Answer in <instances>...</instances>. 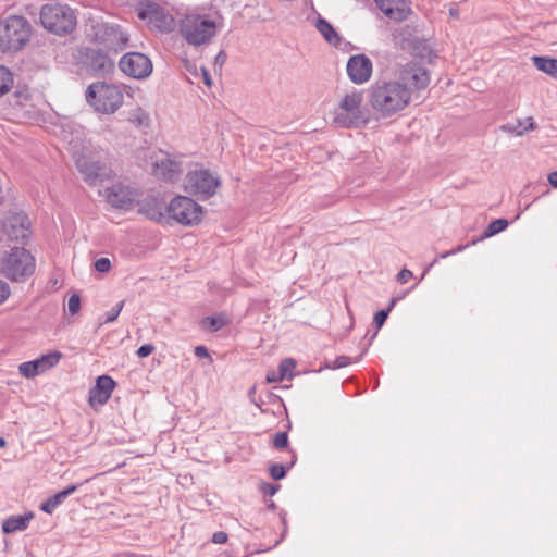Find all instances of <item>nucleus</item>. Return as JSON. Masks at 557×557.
I'll list each match as a JSON object with an SVG mask.
<instances>
[{
	"instance_id": "obj_1",
	"label": "nucleus",
	"mask_w": 557,
	"mask_h": 557,
	"mask_svg": "<svg viewBox=\"0 0 557 557\" xmlns=\"http://www.w3.org/2000/svg\"><path fill=\"white\" fill-rule=\"evenodd\" d=\"M369 101L382 117L403 111L411 101L409 88L397 81H377L370 88Z\"/></svg>"
},
{
	"instance_id": "obj_2",
	"label": "nucleus",
	"mask_w": 557,
	"mask_h": 557,
	"mask_svg": "<svg viewBox=\"0 0 557 557\" xmlns=\"http://www.w3.org/2000/svg\"><path fill=\"white\" fill-rule=\"evenodd\" d=\"M33 27L21 15H10L0 21V51L12 53L22 50L32 37Z\"/></svg>"
},
{
	"instance_id": "obj_3",
	"label": "nucleus",
	"mask_w": 557,
	"mask_h": 557,
	"mask_svg": "<svg viewBox=\"0 0 557 557\" xmlns=\"http://www.w3.org/2000/svg\"><path fill=\"white\" fill-rule=\"evenodd\" d=\"M362 102V91L354 89L347 92L334 111L333 123L343 128H358L367 124L369 119Z\"/></svg>"
},
{
	"instance_id": "obj_4",
	"label": "nucleus",
	"mask_w": 557,
	"mask_h": 557,
	"mask_svg": "<svg viewBox=\"0 0 557 557\" xmlns=\"http://www.w3.org/2000/svg\"><path fill=\"white\" fill-rule=\"evenodd\" d=\"M35 268V258L21 246L11 247L0 258V273L12 282H24L33 275Z\"/></svg>"
},
{
	"instance_id": "obj_5",
	"label": "nucleus",
	"mask_w": 557,
	"mask_h": 557,
	"mask_svg": "<svg viewBox=\"0 0 557 557\" xmlns=\"http://www.w3.org/2000/svg\"><path fill=\"white\" fill-rule=\"evenodd\" d=\"M39 17L42 27L58 36L71 34L77 25L76 14L67 4H44L40 9Z\"/></svg>"
},
{
	"instance_id": "obj_6",
	"label": "nucleus",
	"mask_w": 557,
	"mask_h": 557,
	"mask_svg": "<svg viewBox=\"0 0 557 557\" xmlns=\"http://www.w3.org/2000/svg\"><path fill=\"white\" fill-rule=\"evenodd\" d=\"M123 92L112 84L96 82L88 86L86 90L87 102L96 111L104 114L114 113L123 104Z\"/></svg>"
},
{
	"instance_id": "obj_7",
	"label": "nucleus",
	"mask_w": 557,
	"mask_h": 557,
	"mask_svg": "<svg viewBox=\"0 0 557 557\" xmlns=\"http://www.w3.org/2000/svg\"><path fill=\"white\" fill-rule=\"evenodd\" d=\"M181 33L188 44L200 46L215 36L216 25L206 15H186L181 22Z\"/></svg>"
},
{
	"instance_id": "obj_8",
	"label": "nucleus",
	"mask_w": 557,
	"mask_h": 557,
	"mask_svg": "<svg viewBox=\"0 0 557 557\" xmlns=\"http://www.w3.org/2000/svg\"><path fill=\"white\" fill-rule=\"evenodd\" d=\"M220 185V178L208 169L189 171L184 178V190L199 200H207L215 195Z\"/></svg>"
},
{
	"instance_id": "obj_9",
	"label": "nucleus",
	"mask_w": 557,
	"mask_h": 557,
	"mask_svg": "<svg viewBox=\"0 0 557 557\" xmlns=\"http://www.w3.org/2000/svg\"><path fill=\"white\" fill-rule=\"evenodd\" d=\"M30 222L26 214L10 213L0 221V247H10L12 243L25 245L30 237Z\"/></svg>"
},
{
	"instance_id": "obj_10",
	"label": "nucleus",
	"mask_w": 557,
	"mask_h": 557,
	"mask_svg": "<svg viewBox=\"0 0 557 557\" xmlns=\"http://www.w3.org/2000/svg\"><path fill=\"white\" fill-rule=\"evenodd\" d=\"M166 213L178 224L194 226L202 221L203 209L190 197L176 196L166 206Z\"/></svg>"
},
{
	"instance_id": "obj_11",
	"label": "nucleus",
	"mask_w": 557,
	"mask_h": 557,
	"mask_svg": "<svg viewBox=\"0 0 557 557\" xmlns=\"http://www.w3.org/2000/svg\"><path fill=\"white\" fill-rule=\"evenodd\" d=\"M92 39L108 52L119 53L127 47L128 37L119 25L97 23L92 26Z\"/></svg>"
},
{
	"instance_id": "obj_12",
	"label": "nucleus",
	"mask_w": 557,
	"mask_h": 557,
	"mask_svg": "<svg viewBox=\"0 0 557 557\" xmlns=\"http://www.w3.org/2000/svg\"><path fill=\"white\" fill-rule=\"evenodd\" d=\"M137 16L147 21L151 28L160 33H170L174 29L175 21L171 14L157 3L146 2L137 9Z\"/></svg>"
},
{
	"instance_id": "obj_13",
	"label": "nucleus",
	"mask_w": 557,
	"mask_h": 557,
	"mask_svg": "<svg viewBox=\"0 0 557 557\" xmlns=\"http://www.w3.org/2000/svg\"><path fill=\"white\" fill-rule=\"evenodd\" d=\"M396 81L407 86L412 96L413 90H421L429 86L430 74L419 62L411 61L399 67Z\"/></svg>"
},
{
	"instance_id": "obj_14",
	"label": "nucleus",
	"mask_w": 557,
	"mask_h": 557,
	"mask_svg": "<svg viewBox=\"0 0 557 557\" xmlns=\"http://www.w3.org/2000/svg\"><path fill=\"white\" fill-rule=\"evenodd\" d=\"M81 62L95 76H106L114 70V62L100 49L84 48L79 51Z\"/></svg>"
},
{
	"instance_id": "obj_15",
	"label": "nucleus",
	"mask_w": 557,
	"mask_h": 557,
	"mask_svg": "<svg viewBox=\"0 0 557 557\" xmlns=\"http://www.w3.org/2000/svg\"><path fill=\"white\" fill-rule=\"evenodd\" d=\"M119 66L125 75L136 79L147 78L153 69L151 60L140 52L125 53L120 59Z\"/></svg>"
},
{
	"instance_id": "obj_16",
	"label": "nucleus",
	"mask_w": 557,
	"mask_h": 557,
	"mask_svg": "<svg viewBox=\"0 0 557 557\" xmlns=\"http://www.w3.org/2000/svg\"><path fill=\"white\" fill-rule=\"evenodd\" d=\"M76 166L84 181L89 185H97L108 178L111 172L103 162L85 154L77 158Z\"/></svg>"
},
{
	"instance_id": "obj_17",
	"label": "nucleus",
	"mask_w": 557,
	"mask_h": 557,
	"mask_svg": "<svg viewBox=\"0 0 557 557\" xmlns=\"http://www.w3.org/2000/svg\"><path fill=\"white\" fill-rule=\"evenodd\" d=\"M346 70L352 83L363 84L370 79L373 64L366 54H356L348 59Z\"/></svg>"
},
{
	"instance_id": "obj_18",
	"label": "nucleus",
	"mask_w": 557,
	"mask_h": 557,
	"mask_svg": "<svg viewBox=\"0 0 557 557\" xmlns=\"http://www.w3.org/2000/svg\"><path fill=\"white\" fill-rule=\"evenodd\" d=\"M106 200L115 209L131 210L135 201V191L122 184H114L106 189Z\"/></svg>"
},
{
	"instance_id": "obj_19",
	"label": "nucleus",
	"mask_w": 557,
	"mask_h": 557,
	"mask_svg": "<svg viewBox=\"0 0 557 557\" xmlns=\"http://www.w3.org/2000/svg\"><path fill=\"white\" fill-rule=\"evenodd\" d=\"M115 381L109 375H100L96 380L95 386L89 389L88 403L91 407L104 405L111 397L115 387Z\"/></svg>"
},
{
	"instance_id": "obj_20",
	"label": "nucleus",
	"mask_w": 557,
	"mask_h": 557,
	"mask_svg": "<svg viewBox=\"0 0 557 557\" xmlns=\"http://www.w3.org/2000/svg\"><path fill=\"white\" fill-rule=\"evenodd\" d=\"M153 175L164 182H174L178 178L181 164L169 157H163L152 163Z\"/></svg>"
},
{
	"instance_id": "obj_21",
	"label": "nucleus",
	"mask_w": 557,
	"mask_h": 557,
	"mask_svg": "<svg viewBox=\"0 0 557 557\" xmlns=\"http://www.w3.org/2000/svg\"><path fill=\"white\" fill-rule=\"evenodd\" d=\"M377 8L391 20L401 22L407 18L408 10L404 0H374Z\"/></svg>"
},
{
	"instance_id": "obj_22",
	"label": "nucleus",
	"mask_w": 557,
	"mask_h": 557,
	"mask_svg": "<svg viewBox=\"0 0 557 557\" xmlns=\"http://www.w3.org/2000/svg\"><path fill=\"white\" fill-rule=\"evenodd\" d=\"M77 490V485H71L63 491L54 494L53 496L49 497L47 500L41 503L40 509L46 513H52L53 510L61 505L64 499L73 494Z\"/></svg>"
},
{
	"instance_id": "obj_23",
	"label": "nucleus",
	"mask_w": 557,
	"mask_h": 557,
	"mask_svg": "<svg viewBox=\"0 0 557 557\" xmlns=\"http://www.w3.org/2000/svg\"><path fill=\"white\" fill-rule=\"evenodd\" d=\"M33 518V513L29 512L24 516H11L8 519H5L2 523V531L7 534L13 533L16 531H23L25 530L30 519Z\"/></svg>"
},
{
	"instance_id": "obj_24",
	"label": "nucleus",
	"mask_w": 557,
	"mask_h": 557,
	"mask_svg": "<svg viewBox=\"0 0 557 557\" xmlns=\"http://www.w3.org/2000/svg\"><path fill=\"white\" fill-rule=\"evenodd\" d=\"M230 323V318L226 313L221 312L215 315L206 317L200 321V326L202 330L214 333L223 329Z\"/></svg>"
},
{
	"instance_id": "obj_25",
	"label": "nucleus",
	"mask_w": 557,
	"mask_h": 557,
	"mask_svg": "<svg viewBox=\"0 0 557 557\" xmlns=\"http://www.w3.org/2000/svg\"><path fill=\"white\" fill-rule=\"evenodd\" d=\"M315 27L329 44L335 47L341 44L339 35L326 20L319 17Z\"/></svg>"
},
{
	"instance_id": "obj_26",
	"label": "nucleus",
	"mask_w": 557,
	"mask_h": 557,
	"mask_svg": "<svg viewBox=\"0 0 557 557\" xmlns=\"http://www.w3.org/2000/svg\"><path fill=\"white\" fill-rule=\"evenodd\" d=\"M531 60L539 71L557 78V59L534 55Z\"/></svg>"
},
{
	"instance_id": "obj_27",
	"label": "nucleus",
	"mask_w": 557,
	"mask_h": 557,
	"mask_svg": "<svg viewBox=\"0 0 557 557\" xmlns=\"http://www.w3.org/2000/svg\"><path fill=\"white\" fill-rule=\"evenodd\" d=\"M139 212L147 215L150 220H154L159 223L166 219L165 214L162 212V208L156 200L145 201L141 203Z\"/></svg>"
},
{
	"instance_id": "obj_28",
	"label": "nucleus",
	"mask_w": 557,
	"mask_h": 557,
	"mask_svg": "<svg viewBox=\"0 0 557 557\" xmlns=\"http://www.w3.org/2000/svg\"><path fill=\"white\" fill-rule=\"evenodd\" d=\"M288 453L290 454V462L287 466H283L281 463H273L269 467L270 475L273 480H282L286 476L287 469L294 467L297 461V454L294 449L289 448Z\"/></svg>"
},
{
	"instance_id": "obj_29",
	"label": "nucleus",
	"mask_w": 557,
	"mask_h": 557,
	"mask_svg": "<svg viewBox=\"0 0 557 557\" xmlns=\"http://www.w3.org/2000/svg\"><path fill=\"white\" fill-rule=\"evenodd\" d=\"M18 372L24 377L32 379L42 373V368L38 361V359L33 361L23 362L18 366Z\"/></svg>"
},
{
	"instance_id": "obj_30",
	"label": "nucleus",
	"mask_w": 557,
	"mask_h": 557,
	"mask_svg": "<svg viewBox=\"0 0 557 557\" xmlns=\"http://www.w3.org/2000/svg\"><path fill=\"white\" fill-rule=\"evenodd\" d=\"M13 83V73L8 67L0 65V97L11 90Z\"/></svg>"
},
{
	"instance_id": "obj_31",
	"label": "nucleus",
	"mask_w": 557,
	"mask_h": 557,
	"mask_svg": "<svg viewBox=\"0 0 557 557\" xmlns=\"http://www.w3.org/2000/svg\"><path fill=\"white\" fill-rule=\"evenodd\" d=\"M32 101V94L28 88L16 89L12 96L11 104L18 108H26Z\"/></svg>"
},
{
	"instance_id": "obj_32",
	"label": "nucleus",
	"mask_w": 557,
	"mask_h": 557,
	"mask_svg": "<svg viewBox=\"0 0 557 557\" xmlns=\"http://www.w3.org/2000/svg\"><path fill=\"white\" fill-rule=\"evenodd\" d=\"M398 300H399V298H397V297L392 298L387 309H382L375 313L373 322H374L376 329H381L383 326V324L385 323V321L388 318L391 310L397 304Z\"/></svg>"
},
{
	"instance_id": "obj_33",
	"label": "nucleus",
	"mask_w": 557,
	"mask_h": 557,
	"mask_svg": "<svg viewBox=\"0 0 557 557\" xmlns=\"http://www.w3.org/2000/svg\"><path fill=\"white\" fill-rule=\"evenodd\" d=\"M61 357L62 354L60 351H53L38 358V361L42 368V372L54 367L60 361Z\"/></svg>"
},
{
	"instance_id": "obj_34",
	"label": "nucleus",
	"mask_w": 557,
	"mask_h": 557,
	"mask_svg": "<svg viewBox=\"0 0 557 557\" xmlns=\"http://www.w3.org/2000/svg\"><path fill=\"white\" fill-rule=\"evenodd\" d=\"M508 226V221L506 219H496L492 221L484 231V237H490L498 234L504 231Z\"/></svg>"
},
{
	"instance_id": "obj_35",
	"label": "nucleus",
	"mask_w": 557,
	"mask_h": 557,
	"mask_svg": "<svg viewBox=\"0 0 557 557\" xmlns=\"http://www.w3.org/2000/svg\"><path fill=\"white\" fill-rule=\"evenodd\" d=\"M129 121L136 126H147L149 124V115L138 108L132 112Z\"/></svg>"
},
{
	"instance_id": "obj_36",
	"label": "nucleus",
	"mask_w": 557,
	"mask_h": 557,
	"mask_svg": "<svg viewBox=\"0 0 557 557\" xmlns=\"http://www.w3.org/2000/svg\"><path fill=\"white\" fill-rule=\"evenodd\" d=\"M530 120V123H529V126L524 127V128H521V124L518 123L517 125L515 124H506V125H503L502 126V129L506 131V132H509V133H512V134H516L518 136H521L523 135V133L525 131H529V129H534L535 128V124L534 122L532 121V119H529Z\"/></svg>"
},
{
	"instance_id": "obj_37",
	"label": "nucleus",
	"mask_w": 557,
	"mask_h": 557,
	"mask_svg": "<svg viewBox=\"0 0 557 557\" xmlns=\"http://www.w3.org/2000/svg\"><path fill=\"white\" fill-rule=\"evenodd\" d=\"M295 368V362L293 359H284L278 366V379H285L287 375H290L292 371Z\"/></svg>"
},
{
	"instance_id": "obj_38",
	"label": "nucleus",
	"mask_w": 557,
	"mask_h": 557,
	"mask_svg": "<svg viewBox=\"0 0 557 557\" xmlns=\"http://www.w3.org/2000/svg\"><path fill=\"white\" fill-rule=\"evenodd\" d=\"M273 446L276 449L288 447V435L286 432H277L273 437Z\"/></svg>"
},
{
	"instance_id": "obj_39",
	"label": "nucleus",
	"mask_w": 557,
	"mask_h": 557,
	"mask_svg": "<svg viewBox=\"0 0 557 557\" xmlns=\"http://www.w3.org/2000/svg\"><path fill=\"white\" fill-rule=\"evenodd\" d=\"M466 247H468V245L463 246V245H460V246H457L456 248L449 250V251H446L444 253H441L438 258H436L424 271V273L422 274V277H424L425 273L429 271V269L431 267H433L435 263H437L438 259H445L449 256H453L455 253H458L460 251H462Z\"/></svg>"
},
{
	"instance_id": "obj_40",
	"label": "nucleus",
	"mask_w": 557,
	"mask_h": 557,
	"mask_svg": "<svg viewBox=\"0 0 557 557\" xmlns=\"http://www.w3.org/2000/svg\"><path fill=\"white\" fill-rule=\"evenodd\" d=\"M350 363V359L346 356L337 357L332 363L326 362L324 368L326 369H339Z\"/></svg>"
},
{
	"instance_id": "obj_41",
	"label": "nucleus",
	"mask_w": 557,
	"mask_h": 557,
	"mask_svg": "<svg viewBox=\"0 0 557 557\" xmlns=\"http://www.w3.org/2000/svg\"><path fill=\"white\" fill-rule=\"evenodd\" d=\"M125 301L122 300L120 301L114 308H112L108 313H107V317L104 319V323H111L113 321H115L124 306Z\"/></svg>"
},
{
	"instance_id": "obj_42",
	"label": "nucleus",
	"mask_w": 557,
	"mask_h": 557,
	"mask_svg": "<svg viewBox=\"0 0 557 557\" xmlns=\"http://www.w3.org/2000/svg\"><path fill=\"white\" fill-rule=\"evenodd\" d=\"M96 271L107 273L111 269V261L108 258H99L95 262Z\"/></svg>"
},
{
	"instance_id": "obj_43",
	"label": "nucleus",
	"mask_w": 557,
	"mask_h": 557,
	"mask_svg": "<svg viewBox=\"0 0 557 557\" xmlns=\"http://www.w3.org/2000/svg\"><path fill=\"white\" fill-rule=\"evenodd\" d=\"M81 308V298L77 294H73L69 299V311L71 314H76Z\"/></svg>"
},
{
	"instance_id": "obj_44",
	"label": "nucleus",
	"mask_w": 557,
	"mask_h": 557,
	"mask_svg": "<svg viewBox=\"0 0 557 557\" xmlns=\"http://www.w3.org/2000/svg\"><path fill=\"white\" fill-rule=\"evenodd\" d=\"M278 485L264 482L260 485V491L264 495L273 496L278 491Z\"/></svg>"
},
{
	"instance_id": "obj_45",
	"label": "nucleus",
	"mask_w": 557,
	"mask_h": 557,
	"mask_svg": "<svg viewBox=\"0 0 557 557\" xmlns=\"http://www.w3.org/2000/svg\"><path fill=\"white\" fill-rule=\"evenodd\" d=\"M11 290L7 282L0 280V305L3 304L10 296Z\"/></svg>"
},
{
	"instance_id": "obj_46",
	"label": "nucleus",
	"mask_w": 557,
	"mask_h": 557,
	"mask_svg": "<svg viewBox=\"0 0 557 557\" xmlns=\"http://www.w3.org/2000/svg\"><path fill=\"white\" fill-rule=\"evenodd\" d=\"M154 350V346L151 344H144L137 350V356L140 358H146L151 355Z\"/></svg>"
},
{
	"instance_id": "obj_47",
	"label": "nucleus",
	"mask_w": 557,
	"mask_h": 557,
	"mask_svg": "<svg viewBox=\"0 0 557 557\" xmlns=\"http://www.w3.org/2000/svg\"><path fill=\"white\" fill-rule=\"evenodd\" d=\"M413 276L412 272L408 269H403L398 274H397V281L401 284H405L407 283L411 277Z\"/></svg>"
},
{
	"instance_id": "obj_48",
	"label": "nucleus",
	"mask_w": 557,
	"mask_h": 557,
	"mask_svg": "<svg viewBox=\"0 0 557 557\" xmlns=\"http://www.w3.org/2000/svg\"><path fill=\"white\" fill-rule=\"evenodd\" d=\"M227 534L223 531H218L212 535V542L215 544H224L227 542Z\"/></svg>"
},
{
	"instance_id": "obj_49",
	"label": "nucleus",
	"mask_w": 557,
	"mask_h": 557,
	"mask_svg": "<svg viewBox=\"0 0 557 557\" xmlns=\"http://www.w3.org/2000/svg\"><path fill=\"white\" fill-rule=\"evenodd\" d=\"M195 355L199 358H209L210 357L207 347L202 346V345L195 347Z\"/></svg>"
},
{
	"instance_id": "obj_50",
	"label": "nucleus",
	"mask_w": 557,
	"mask_h": 557,
	"mask_svg": "<svg viewBox=\"0 0 557 557\" xmlns=\"http://www.w3.org/2000/svg\"><path fill=\"white\" fill-rule=\"evenodd\" d=\"M226 52L224 50H221L215 57L214 64L222 67L223 64L226 62Z\"/></svg>"
},
{
	"instance_id": "obj_51",
	"label": "nucleus",
	"mask_w": 557,
	"mask_h": 557,
	"mask_svg": "<svg viewBox=\"0 0 557 557\" xmlns=\"http://www.w3.org/2000/svg\"><path fill=\"white\" fill-rule=\"evenodd\" d=\"M201 74H202V78H203V83L208 86V87H211L212 86V78L210 76V73L209 71L205 67V66H201Z\"/></svg>"
},
{
	"instance_id": "obj_52",
	"label": "nucleus",
	"mask_w": 557,
	"mask_h": 557,
	"mask_svg": "<svg viewBox=\"0 0 557 557\" xmlns=\"http://www.w3.org/2000/svg\"><path fill=\"white\" fill-rule=\"evenodd\" d=\"M283 379H278L277 372H270L267 374V382L268 383H274V382H281Z\"/></svg>"
},
{
	"instance_id": "obj_53",
	"label": "nucleus",
	"mask_w": 557,
	"mask_h": 557,
	"mask_svg": "<svg viewBox=\"0 0 557 557\" xmlns=\"http://www.w3.org/2000/svg\"><path fill=\"white\" fill-rule=\"evenodd\" d=\"M184 64H185V69H186L189 73H191V74H194V75H197V66H196V64H194V63L189 62L188 60H186V61L184 62Z\"/></svg>"
},
{
	"instance_id": "obj_54",
	"label": "nucleus",
	"mask_w": 557,
	"mask_h": 557,
	"mask_svg": "<svg viewBox=\"0 0 557 557\" xmlns=\"http://www.w3.org/2000/svg\"><path fill=\"white\" fill-rule=\"evenodd\" d=\"M548 182L553 187L557 188V171L549 173Z\"/></svg>"
},
{
	"instance_id": "obj_55",
	"label": "nucleus",
	"mask_w": 557,
	"mask_h": 557,
	"mask_svg": "<svg viewBox=\"0 0 557 557\" xmlns=\"http://www.w3.org/2000/svg\"><path fill=\"white\" fill-rule=\"evenodd\" d=\"M449 14H450V16H453V17H458V15H459V11H458V9H457L456 7H451V8L449 9Z\"/></svg>"
},
{
	"instance_id": "obj_56",
	"label": "nucleus",
	"mask_w": 557,
	"mask_h": 557,
	"mask_svg": "<svg viewBox=\"0 0 557 557\" xmlns=\"http://www.w3.org/2000/svg\"><path fill=\"white\" fill-rule=\"evenodd\" d=\"M5 446V440L0 437V447H4Z\"/></svg>"
},
{
	"instance_id": "obj_57",
	"label": "nucleus",
	"mask_w": 557,
	"mask_h": 557,
	"mask_svg": "<svg viewBox=\"0 0 557 557\" xmlns=\"http://www.w3.org/2000/svg\"><path fill=\"white\" fill-rule=\"evenodd\" d=\"M275 507H276V506H275L274 502H271V503L269 504V508H270V509H275Z\"/></svg>"
}]
</instances>
